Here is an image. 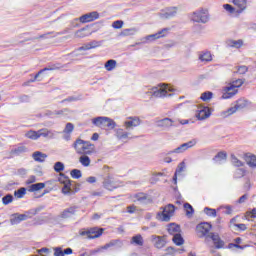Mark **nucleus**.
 Masks as SVG:
<instances>
[{"instance_id":"nucleus-5","label":"nucleus","mask_w":256,"mask_h":256,"mask_svg":"<svg viewBox=\"0 0 256 256\" xmlns=\"http://www.w3.org/2000/svg\"><path fill=\"white\" fill-rule=\"evenodd\" d=\"M93 125L96 127H107L108 129H115L116 123L113 119L105 116H99L92 120Z\"/></svg>"},{"instance_id":"nucleus-43","label":"nucleus","mask_w":256,"mask_h":256,"mask_svg":"<svg viewBox=\"0 0 256 256\" xmlns=\"http://www.w3.org/2000/svg\"><path fill=\"white\" fill-rule=\"evenodd\" d=\"M184 209H185L186 215L188 217H191V215H193V213H195V210L193 209V206H191V204H189V203L184 204Z\"/></svg>"},{"instance_id":"nucleus-33","label":"nucleus","mask_w":256,"mask_h":256,"mask_svg":"<svg viewBox=\"0 0 256 256\" xmlns=\"http://www.w3.org/2000/svg\"><path fill=\"white\" fill-rule=\"evenodd\" d=\"M233 4L238 7L240 11L247 9V0H233Z\"/></svg>"},{"instance_id":"nucleus-28","label":"nucleus","mask_w":256,"mask_h":256,"mask_svg":"<svg viewBox=\"0 0 256 256\" xmlns=\"http://www.w3.org/2000/svg\"><path fill=\"white\" fill-rule=\"evenodd\" d=\"M111 247H123V242L120 240H112L109 243L102 246V249L107 250Z\"/></svg>"},{"instance_id":"nucleus-4","label":"nucleus","mask_w":256,"mask_h":256,"mask_svg":"<svg viewBox=\"0 0 256 256\" xmlns=\"http://www.w3.org/2000/svg\"><path fill=\"white\" fill-rule=\"evenodd\" d=\"M160 212L157 213V219L160 221H171V217L175 215V205L168 204L165 207H161Z\"/></svg>"},{"instance_id":"nucleus-54","label":"nucleus","mask_w":256,"mask_h":256,"mask_svg":"<svg viewBox=\"0 0 256 256\" xmlns=\"http://www.w3.org/2000/svg\"><path fill=\"white\" fill-rule=\"evenodd\" d=\"M247 219H256V208L252 209L249 212H246Z\"/></svg>"},{"instance_id":"nucleus-31","label":"nucleus","mask_w":256,"mask_h":256,"mask_svg":"<svg viewBox=\"0 0 256 256\" xmlns=\"http://www.w3.org/2000/svg\"><path fill=\"white\" fill-rule=\"evenodd\" d=\"M47 135H49V130L47 129L33 131V139H39V137H47Z\"/></svg>"},{"instance_id":"nucleus-48","label":"nucleus","mask_w":256,"mask_h":256,"mask_svg":"<svg viewBox=\"0 0 256 256\" xmlns=\"http://www.w3.org/2000/svg\"><path fill=\"white\" fill-rule=\"evenodd\" d=\"M3 205H9V203H13V195L7 194L2 198Z\"/></svg>"},{"instance_id":"nucleus-2","label":"nucleus","mask_w":256,"mask_h":256,"mask_svg":"<svg viewBox=\"0 0 256 256\" xmlns=\"http://www.w3.org/2000/svg\"><path fill=\"white\" fill-rule=\"evenodd\" d=\"M59 182L64 185L62 188V193L64 195H71L79 191L80 185L71 182L69 177H65L64 175H62V178H59Z\"/></svg>"},{"instance_id":"nucleus-59","label":"nucleus","mask_w":256,"mask_h":256,"mask_svg":"<svg viewBox=\"0 0 256 256\" xmlns=\"http://www.w3.org/2000/svg\"><path fill=\"white\" fill-rule=\"evenodd\" d=\"M55 115H58V116L69 115V109L65 108L59 111H55Z\"/></svg>"},{"instance_id":"nucleus-20","label":"nucleus","mask_w":256,"mask_h":256,"mask_svg":"<svg viewBox=\"0 0 256 256\" xmlns=\"http://www.w3.org/2000/svg\"><path fill=\"white\" fill-rule=\"evenodd\" d=\"M174 121L171 118H163L161 120H158L156 122L157 127H160L161 129L167 130L171 129L173 127Z\"/></svg>"},{"instance_id":"nucleus-45","label":"nucleus","mask_w":256,"mask_h":256,"mask_svg":"<svg viewBox=\"0 0 256 256\" xmlns=\"http://www.w3.org/2000/svg\"><path fill=\"white\" fill-rule=\"evenodd\" d=\"M25 193H27V189H25V187H22L18 190H16L14 192L15 197H17V199H23V195H25Z\"/></svg>"},{"instance_id":"nucleus-24","label":"nucleus","mask_w":256,"mask_h":256,"mask_svg":"<svg viewBox=\"0 0 256 256\" xmlns=\"http://www.w3.org/2000/svg\"><path fill=\"white\" fill-rule=\"evenodd\" d=\"M185 169H187L185 161H182L181 163L178 164L175 174L173 176V181H174L175 185H177V175H180L181 173H183V171H185Z\"/></svg>"},{"instance_id":"nucleus-39","label":"nucleus","mask_w":256,"mask_h":256,"mask_svg":"<svg viewBox=\"0 0 256 256\" xmlns=\"http://www.w3.org/2000/svg\"><path fill=\"white\" fill-rule=\"evenodd\" d=\"M246 163L249 167H256V156L246 154Z\"/></svg>"},{"instance_id":"nucleus-1","label":"nucleus","mask_w":256,"mask_h":256,"mask_svg":"<svg viewBox=\"0 0 256 256\" xmlns=\"http://www.w3.org/2000/svg\"><path fill=\"white\" fill-rule=\"evenodd\" d=\"M73 147L78 155H93L95 153V145L89 141L76 139L73 143Z\"/></svg>"},{"instance_id":"nucleus-40","label":"nucleus","mask_w":256,"mask_h":256,"mask_svg":"<svg viewBox=\"0 0 256 256\" xmlns=\"http://www.w3.org/2000/svg\"><path fill=\"white\" fill-rule=\"evenodd\" d=\"M137 33V30L135 28H130V29H124L120 35L121 37H127L129 35H135Z\"/></svg>"},{"instance_id":"nucleus-12","label":"nucleus","mask_w":256,"mask_h":256,"mask_svg":"<svg viewBox=\"0 0 256 256\" xmlns=\"http://www.w3.org/2000/svg\"><path fill=\"white\" fill-rule=\"evenodd\" d=\"M195 116L199 121H205V119H209V117H211V110L207 106H200L198 107Z\"/></svg>"},{"instance_id":"nucleus-64","label":"nucleus","mask_w":256,"mask_h":256,"mask_svg":"<svg viewBox=\"0 0 256 256\" xmlns=\"http://www.w3.org/2000/svg\"><path fill=\"white\" fill-rule=\"evenodd\" d=\"M247 199H249V195L248 194H244L243 196H241L238 200V203H245V201H247Z\"/></svg>"},{"instance_id":"nucleus-26","label":"nucleus","mask_w":256,"mask_h":256,"mask_svg":"<svg viewBox=\"0 0 256 256\" xmlns=\"http://www.w3.org/2000/svg\"><path fill=\"white\" fill-rule=\"evenodd\" d=\"M89 35H91V31H89V28L87 27L82 28L75 33V37L78 39H81L83 37H89Z\"/></svg>"},{"instance_id":"nucleus-18","label":"nucleus","mask_w":256,"mask_h":256,"mask_svg":"<svg viewBox=\"0 0 256 256\" xmlns=\"http://www.w3.org/2000/svg\"><path fill=\"white\" fill-rule=\"evenodd\" d=\"M77 213V206H71L69 208L64 209L59 215V219H70Z\"/></svg>"},{"instance_id":"nucleus-60","label":"nucleus","mask_w":256,"mask_h":256,"mask_svg":"<svg viewBox=\"0 0 256 256\" xmlns=\"http://www.w3.org/2000/svg\"><path fill=\"white\" fill-rule=\"evenodd\" d=\"M247 71H248L247 66H240V67H238V73L240 75H245L247 73Z\"/></svg>"},{"instance_id":"nucleus-17","label":"nucleus","mask_w":256,"mask_h":256,"mask_svg":"<svg viewBox=\"0 0 256 256\" xmlns=\"http://www.w3.org/2000/svg\"><path fill=\"white\" fill-rule=\"evenodd\" d=\"M141 125V119L139 117H130L127 121L124 122V127L127 131H131L134 127H139Z\"/></svg>"},{"instance_id":"nucleus-11","label":"nucleus","mask_w":256,"mask_h":256,"mask_svg":"<svg viewBox=\"0 0 256 256\" xmlns=\"http://www.w3.org/2000/svg\"><path fill=\"white\" fill-rule=\"evenodd\" d=\"M102 183L104 189H107L108 191H113L119 187V183L115 181V178L111 175L106 176Z\"/></svg>"},{"instance_id":"nucleus-36","label":"nucleus","mask_w":256,"mask_h":256,"mask_svg":"<svg viewBox=\"0 0 256 256\" xmlns=\"http://www.w3.org/2000/svg\"><path fill=\"white\" fill-rule=\"evenodd\" d=\"M173 243L175 245L181 246L183 243H185V240L183 239V236H181V233L175 234L172 238Z\"/></svg>"},{"instance_id":"nucleus-6","label":"nucleus","mask_w":256,"mask_h":256,"mask_svg":"<svg viewBox=\"0 0 256 256\" xmlns=\"http://www.w3.org/2000/svg\"><path fill=\"white\" fill-rule=\"evenodd\" d=\"M169 91H173V88L160 84L159 87H153L150 92L152 97H171Z\"/></svg>"},{"instance_id":"nucleus-58","label":"nucleus","mask_w":256,"mask_h":256,"mask_svg":"<svg viewBox=\"0 0 256 256\" xmlns=\"http://www.w3.org/2000/svg\"><path fill=\"white\" fill-rule=\"evenodd\" d=\"M90 43V47L91 49H96V47H101V41H97V40H94V41H91L89 42Z\"/></svg>"},{"instance_id":"nucleus-46","label":"nucleus","mask_w":256,"mask_h":256,"mask_svg":"<svg viewBox=\"0 0 256 256\" xmlns=\"http://www.w3.org/2000/svg\"><path fill=\"white\" fill-rule=\"evenodd\" d=\"M54 171H56V173H61V171H65V164H63V162H56L54 164Z\"/></svg>"},{"instance_id":"nucleus-53","label":"nucleus","mask_w":256,"mask_h":256,"mask_svg":"<svg viewBox=\"0 0 256 256\" xmlns=\"http://www.w3.org/2000/svg\"><path fill=\"white\" fill-rule=\"evenodd\" d=\"M73 129H75V126L73 125V123H67L66 127L64 129V133L69 135V134L73 133Z\"/></svg>"},{"instance_id":"nucleus-32","label":"nucleus","mask_w":256,"mask_h":256,"mask_svg":"<svg viewBox=\"0 0 256 256\" xmlns=\"http://www.w3.org/2000/svg\"><path fill=\"white\" fill-rule=\"evenodd\" d=\"M230 161L234 167H243V165H245V163H243V161L239 160V158H237V156H235V154L230 155Z\"/></svg>"},{"instance_id":"nucleus-3","label":"nucleus","mask_w":256,"mask_h":256,"mask_svg":"<svg viewBox=\"0 0 256 256\" xmlns=\"http://www.w3.org/2000/svg\"><path fill=\"white\" fill-rule=\"evenodd\" d=\"M211 224L208 222H202L196 226V233L198 237L201 239L205 237L204 242L206 245H209V238L211 237Z\"/></svg>"},{"instance_id":"nucleus-21","label":"nucleus","mask_w":256,"mask_h":256,"mask_svg":"<svg viewBox=\"0 0 256 256\" xmlns=\"http://www.w3.org/2000/svg\"><path fill=\"white\" fill-rule=\"evenodd\" d=\"M177 15V7L166 8L165 11L159 14L161 19H171V17H175Z\"/></svg>"},{"instance_id":"nucleus-42","label":"nucleus","mask_w":256,"mask_h":256,"mask_svg":"<svg viewBox=\"0 0 256 256\" xmlns=\"http://www.w3.org/2000/svg\"><path fill=\"white\" fill-rule=\"evenodd\" d=\"M243 83H245V81L243 79H237V80L230 82L229 84L232 87H234L235 89H237V91H239V87H241L243 85Z\"/></svg>"},{"instance_id":"nucleus-8","label":"nucleus","mask_w":256,"mask_h":256,"mask_svg":"<svg viewBox=\"0 0 256 256\" xmlns=\"http://www.w3.org/2000/svg\"><path fill=\"white\" fill-rule=\"evenodd\" d=\"M249 105V101L245 98H240L236 101V104L234 107L229 108L225 113L226 117H229V115H233V113H237V111L241 109H245Z\"/></svg>"},{"instance_id":"nucleus-9","label":"nucleus","mask_w":256,"mask_h":256,"mask_svg":"<svg viewBox=\"0 0 256 256\" xmlns=\"http://www.w3.org/2000/svg\"><path fill=\"white\" fill-rule=\"evenodd\" d=\"M192 21L195 23H207L209 21V15L204 9L198 10L192 14Z\"/></svg>"},{"instance_id":"nucleus-34","label":"nucleus","mask_w":256,"mask_h":256,"mask_svg":"<svg viewBox=\"0 0 256 256\" xmlns=\"http://www.w3.org/2000/svg\"><path fill=\"white\" fill-rule=\"evenodd\" d=\"M199 59L202 62L209 63V61H213V57L211 56V52H204L199 55Z\"/></svg>"},{"instance_id":"nucleus-37","label":"nucleus","mask_w":256,"mask_h":256,"mask_svg":"<svg viewBox=\"0 0 256 256\" xmlns=\"http://www.w3.org/2000/svg\"><path fill=\"white\" fill-rule=\"evenodd\" d=\"M116 137H117V139H128L129 138V132H126L123 129H117L116 130Z\"/></svg>"},{"instance_id":"nucleus-16","label":"nucleus","mask_w":256,"mask_h":256,"mask_svg":"<svg viewBox=\"0 0 256 256\" xmlns=\"http://www.w3.org/2000/svg\"><path fill=\"white\" fill-rule=\"evenodd\" d=\"M99 19V12L93 11L87 14L82 15L79 18L80 23H91V21H95Z\"/></svg>"},{"instance_id":"nucleus-44","label":"nucleus","mask_w":256,"mask_h":256,"mask_svg":"<svg viewBox=\"0 0 256 256\" xmlns=\"http://www.w3.org/2000/svg\"><path fill=\"white\" fill-rule=\"evenodd\" d=\"M242 177H245V169H236V171L234 172V179H241Z\"/></svg>"},{"instance_id":"nucleus-57","label":"nucleus","mask_w":256,"mask_h":256,"mask_svg":"<svg viewBox=\"0 0 256 256\" xmlns=\"http://www.w3.org/2000/svg\"><path fill=\"white\" fill-rule=\"evenodd\" d=\"M243 45V41L238 40V41H231L230 42V47H236V49H239Z\"/></svg>"},{"instance_id":"nucleus-22","label":"nucleus","mask_w":256,"mask_h":256,"mask_svg":"<svg viewBox=\"0 0 256 256\" xmlns=\"http://www.w3.org/2000/svg\"><path fill=\"white\" fill-rule=\"evenodd\" d=\"M133 199H134V202L138 201L139 203H144V204L151 203V198L149 197V195L143 192L134 194Z\"/></svg>"},{"instance_id":"nucleus-47","label":"nucleus","mask_w":256,"mask_h":256,"mask_svg":"<svg viewBox=\"0 0 256 256\" xmlns=\"http://www.w3.org/2000/svg\"><path fill=\"white\" fill-rule=\"evenodd\" d=\"M227 159V154L225 152H218L213 158L214 161H225Z\"/></svg>"},{"instance_id":"nucleus-61","label":"nucleus","mask_w":256,"mask_h":256,"mask_svg":"<svg viewBox=\"0 0 256 256\" xmlns=\"http://www.w3.org/2000/svg\"><path fill=\"white\" fill-rule=\"evenodd\" d=\"M223 8L228 11L229 13H233L235 11V8H233V6H231V4H224Z\"/></svg>"},{"instance_id":"nucleus-56","label":"nucleus","mask_w":256,"mask_h":256,"mask_svg":"<svg viewBox=\"0 0 256 256\" xmlns=\"http://www.w3.org/2000/svg\"><path fill=\"white\" fill-rule=\"evenodd\" d=\"M54 256H65L61 247L54 248Z\"/></svg>"},{"instance_id":"nucleus-49","label":"nucleus","mask_w":256,"mask_h":256,"mask_svg":"<svg viewBox=\"0 0 256 256\" xmlns=\"http://www.w3.org/2000/svg\"><path fill=\"white\" fill-rule=\"evenodd\" d=\"M213 98V92H204L201 94L200 99H202V101H210V99Z\"/></svg>"},{"instance_id":"nucleus-14","label":"nucleus","mask_w":256,"mask_h":256,"mask_svg":"<svg viewBox=\"0 0 256 256\" xmlns=\"http://www.w3.org/2000/svg\"><path fill=\"white\" fill-rule=\"evenodd\" d=\"M222 99H231L239 93V90L235 89L231 84H228L226 87L222 89Z\"/></svg>"},{"instance_id":"nucleus-38","label":"nucleus","mask_w":256,"mask_h":256,"mask_svg":"<svg viewBox=\"0 0 256 256\" xmlns=\"http://www.w3.org/2000/svg\"><path fill=\"white\" fill-rule=\"evenodd\" d=\"M79 162L81 163V165H83V167H89V165H91V158H89V156L87 155H82L79 158Z\"/></svg>"},{"instance_id":"nucleus-19","label":"nucleus","mask_w":256,"mask_h":256,"mask_svg":"<svg viewBox=\"0 0 256 256\" xmlns=\"http://www.w3.org/2000/svg\"><path fill=\"white\" fill-rule=\"evenodd\" d=\"M27 219H29V214L15 213L11 215L10 223L11 225H19L21 221H27Z\"/></svg>"},{"instance_id":"nucleus-50","label":"nucleus","mask_w":256,"mask_h":256,"mask_svg":"<svg viewBox=\"0 0 256 256\" xmlns=\"http://www.w3.org/2000/svg\"><path fill=\"white\" fill-rule=\"evenodd\" d=\"M70 175L71 177H73V179H81V170L79 169H73L71 172H70Z\"/></svg>"},{"instance_id":"nucleus-52","label":"nucleus","mask_w":256,"mask_h":256,"mask_svg":"<svg viewBox=\"0 0 256 256\" xmlns=\"http://www.w3.org/2000/svg\"><path fill=\"white\" fill-rule=\"evenodd\" d=\"M157 39H159L157 33L152 34V35H148V36H146V37L144 38V43H149V42L155 41V40H157Z\"/></svg>"},{"instance_id":"nucleus-25","label":"nucleus","mask_w":256,"mask_h":256,"mask_svg":"<svg viewBox=\"0 0 256 256\" xmlns=\"http://www.w3.org/2000/svg\"><path fill=\"white\" fill-rule=\"evenodd\" d=\"M33 159L37 163H45V159H47V154L41 151H36L33 153Z\"/></svg>"},{"instance_id":"nucleus-41","label":"nucleus","mask_w":256,"mask_h":256,"mask_svg":"<svg viewBox=\"0 0 256 256\" xmlns=\"http://www.w3.org/2000/svg\"><path fill=\"white\" fill-rule=\"evenodd\" d=\"M204 213H205L208 217H217V210H215V209H213V208L205 207V208H204Z\"/></svg>"},{"instance_id":"nucleus-13","label":"nucleus","mask_w":256,"mask_h":256,"mask_svg":"<svg viewBox=\"0 0 256 256\" xmlns=\"http://www.w3.org/2000/svg\"><path fill=\"white\" fill-rule=\"evenodd\" d=\"M211 240L213 241L215 249H223L225 247V241L221 239L219 234L210 233L209 246H211Z\"/></svg>"},{"instance_id":"nucleus-55","label":"nucleus","mask_w":256,"mask_h":256,"mask_svg":"<svg viewBox=\"0 0 256 256\" xmlns=\"http://www.w3.org/2000/svg\"><path fill=\"white\" fill-rule=\"evenodd\" d=\"M114 29H121L123 27V20H117L112 23Z\"/></svg>"},{"instance_id":"nucleus-62","label":"nucleus","mask_w":256,"mask_h":256,"mask_svg":"<svg viewBox=\"0 0 256 256\" xmlns=\"http://www.w3.org/2000/svg\"><path fill=\"white\" fill-rule=\"evenodd\" d=\"M101 251H103V246L94 250H90L89 251V255L93 256V255H97V253H101Z\"/></svg>"},{"instance_id":"nucleus-27","label":"nucleus","mask_w":256,"mask_h":256,"mask_svg":"<svg viewBox=\"0 0 256 256\" xmlns=\"http://www.w3.org/2000/svg\"><path fill=\"white\" fill-rule=\"evenodd\" d=\"M167 231L170 235H178L179 233H181V227L176 224H170L168 225Z\"/></svg>"},{"instance_id":"nucleus-63","label":"nucleus","mask_w":256,"mask_h":256,"mask_svg":"<svg viewBox=\"0 0 256 256\" xmlns=\"http://www.w3.org/2000/svg\"><path fill=\"white\" fill-rule=\"evenodd\" d=\"M135 211H137V206L135 205H130V206H127V213H135Z\"/></svg>"},{"instance_id":"nucleus-35","label":"nucleus","mask_w":256,"mask_h":256,"mask_svg":"<svg viewBox=\"0 0 256 256\" xmlns=\"http://www.w3.org/2000/svg\"><path fill=\"white\" fill-rule=\"evenodd\" d=\"M106 71H113L117 67V61L110 59L104 65Z\"/></svg>"},{"instance_id":"nucleus-29","label":"nucleus","mask_w":256,"mask_h":256,"mask_svg":"<svg viewBox=\"0 0 256 256\" xmlns=\"http://www.w3.org/2000/svg\"><path fill=\"white\" fill-rule=\"evenodd\" d=\"M130 243L133 245H138L139 247H143V236H141V234L135 235L132 237Z\"/></svg>"},{"instance_id":"nucleus-30","label":"nucleus","mask_w":256,"mask_h":256,"mask_svg":"<svg viewBox=\"0 0 256 256\" xmlns=\"http://www.w3.org/2000/svg\"><path fill=\"white\" fill-rule=\"evenodd\" d=\"M11 153L13 155H21V153H27V147H25L23 144H20L19 146L13 148Z\"/></svg>"},{"instance_id":"nucleus-51","label":"nucleus","mask_w":256,"mask_h":256,"mask_svg":"<svg viewBox=\"0 0 256 256\" xmlns=\"http://www.w3.org/2000/svg\"><path fill=\"white\" fill-rule=\"evenodd\" d=\"M169 31V28H163L162 30L158 31L156 35H158V39H161V37H167Z\"/></svg>"},{"instance_id":"nucleus-7","label":"nucleus","mask_w":256,"mask_h":256,"mask_svg":"<svg viewBox=\"0 0 256 256\" xmlns=\"http://www.w3.org/2000/svg\"><path fill=\"white\" fill-rule=\"evenodd\" d=\"M103 228L93 227L87 230H81L80 235L86 239H99L103 235Z\"/></svg>"},{"instance_id":"nucleus-10","label":"nucleus","mask_w":256,"mask_h":256,"mask_svg":"<svg viewBox=\"0 0 256 256\" xmlns=\"http://www.w3.org/2000/svg\"><path fill=\"white\" fill-rule=\"evenodd\" d=\"M195 145H197V140H190L189 142L180 145L174 150L169 151L168 155H173V153H185L187 149H191V147H195Z\"/></svg>"},{"instance_id":"nucleus-15","label":"nucleus","mask_w":256,"mask_h":256,"mask_svg":"<svg viewBox=\"0 0 256 256\" xmlns=\"http://www.w3.org/2000/svg\"><path fill=\"white\" fill-rule=\"evenodd\" d=\"M41 189H45V183L33 184V197H34V199H39L40 197H43V195H46V193H49V191H47V190H44L43 192H40Z\"/></svg>"},{"instance_id":"nucleus-23","label":"nucleus","mask_w":256,"mask_h":256,"mask_svg":"<svg viewBox=\"0 0 256 256\" xmlns=\"http://www.w3.org/2000/svg\"><path fill=\"white\" fill-rule=\"evenodd\" d=\"M152 243H154V247H156V249H163L167 244L164 237L156 235H152Z\"/></svg>"}]
</instances>
